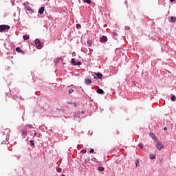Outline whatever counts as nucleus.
Listing matches in <instances>:
<instances>
[{"label": "nucleus", "instance_id": "obj_1", "mask_svg": "<svg viewBox=\"0 0 176 176\" xmlns=\"http://www.w3.org/2000/svg\"><path fill=\"white\" fill-rule=\"evenodd\" d=\"M156 142V148L158 151H161L162 149H164V144L162 143L159 140H155Z\"/></svg>", "mask_w": 176, "mask_h": 176}, {"label": "nucleus", "instance_id": "obj_2", "mask_svg": "<svg viewBox=\"0 0 176 176\" xmlns=\"http://www.w3.org/2000/svg\"><path fill=\"white\" fill-rule=\"evenodd\" d=\"M6 30H10V26L8 25H0V32H3Z\"/></svg>", "mask_w": 176, "mask_h": 176}, {"label": "nucleus", "instance_id": "obj_3", "mask_svg": "<svg viewBox=\"0 0 176 176\" xmlns=\"http://www.w3.org/2000/svg\"><path fill=\"white\" fill-rule=\"evenodd\" d=\"M35 45L37 49H42V43H41V41L39 40V38H36L35 40Z\"/></svg>", "mask_w": 176, "mask_h": 176}, {"label": "nucleus", "instance_id": "obj_4", "mask_svg": "<svg viewBox=\"0 0 176 176\" xmlns=\"http://www.w3.org/2000/svg\"><path fill=\"white\" fill-rule=\"evenodd\" d=\"M94 76H95V79H101L102 78V74L100 72L94 73Z\"/></svg>", "mask_w": 176, "mask_h": 176}, {"label": "nucleus", "instance_id": "obj_5", "mask_svg": "<svg viewBox=\"0 0 176 176\" xmlns=\"http://www.w3.org/2000/svg\"><path fill=\"white\" fill-rule=\"evenodd\" d=\"M107 41H108V38L106 36H103L100 38V42H101L102 43H104V42H107Z\"/></svg>", "mask_w": 176, "mask_h": 176}, {"label": "nucleus", "instance_id": "obj_6", "mask_svg": "<svg viewBox=\"0 0 176 176\" xmlns=\"http://www.w3.org/2000/svg\"><path fill=\"white\" fill-rule=\"evenodd\" d=\"M150 137H151V138H153V140H154V141H157V140H159L156 137V135H155V133H150Z\"/></svg>", "mask_w": 176, "mask_h": 176}, {"label": "nucleus", "instance_id": "obj_7", "mask_svg": "<svg viewBox=\"0 0 176 176\" xmlns=\"http://www.w3.org/2000/svg\"><path fill=\"white\" fill-rule=\"evenodd\" d=\"M16 52H17L18 53H21V54H25V52L24 51H23L21 50V48H20V47H16Z\"/></svg>", "mask_w": 176, "mask_h": 176}, {"label": "nucleus", "instance_id": "obj_8", "mask_svg": "<svg viewBox=\"0 0 176 176\" xmlns=\"http://www.w3.org/2000/svg\"><path fill=\"white\" fill-rule=\"evenodd\" d=\"M176 21V17L175 16H170L169 19V22L170 23H175Z\"/></svg>", "mask_w": 176, "mask_h": 176}, {"label": "nucleus", "instance_id": "obj_9", "mask_svg": "<svg viewBox=\"0 0 176 176\" xmlns=\"http://www.w3.org/2000/svg\"><path fill=\"white\" fill-rule=\"evenodd\" d=\"M96 92L98 94H105V92H104V90H102V89H98Z\"/></svg>", "mask_w": 176, "mask_h": 176}, {"label": "nucleus", "instance_id": "obj_10", "mask_svg": "<svg viewBox=\"0 0 176 176\" xmlns=\"http://www.w3.org/2000/svg\"><path fill=\"white\" fill-rule=\"evenodd\" d=\"M43 12H45V7H41L39 10H38V13L40 14H42L43 13Z\"/></svg>", "mask_w": 176, "mask_h": 176}, {"label": "nucleus", "instance_id": "obj_11", "mask_svg": "<svg viewBox=\"0 0 176 176\" xmlns=\"http://www.w3.org/2000/svg\"><path fill=\"white\" fill-rule=\"evenodd\" d=\"M91 83V80L86 79L85 80V85H90Z\"/></svg>", "mask_w": 176, "mask_h": 176}, {"label": "nucleus", "instance_id": "obj_12", "mask_svg": "<svg viewBox=\"0 0 176 176\" xmlns=\"http://www.w3.org/2000/svg\"><path fill=\"white\" fill-rule=\"evenodd\" d=\"M24 41H28L30 39V35H25L23 36Z\"/></svg>", "mask_w": 176, "mask_h": 176}, {"label": "nucleus", "instance_id": "obj_13", "mask_svg": "<svg viewBox=\"0 0 176 176\" xmlns=\"http://www.w3.org/2000/svg\"><path fill=\"white\" fill-rule=\"evenodd\" d=\"M149 157H150V159H155L156 158V155L150 154Z\"/></svg>", "mask_w": 176, "mask_h": 176}, {"label": "nucleus", "instance_id": "obj_14", "mask_svg": "<svg viewBox=\"0 0 176 176\" xmlns=\"http://www.w3.org/2000/svg\"><path fill=\"white\" fill-rule=\"evenodd\" d=\"M87 45H89V46H91V45H93V41L91 40H88L87 42Z\"/></svg>", "mask_w": 176, "mask_h": 176}, {"label": "nucleus", "instance_id": "obj_15", "mask_svg": "<svg viewBox=\"0 0 176 176\" xmlns=\"http://www.w3.org/2000/svg\"><path fill=\"white\" fill-rule=\"evenodd\" d=\"M21 134L22 135H27V129L22 131Z\"/></svg>", "mask_w": 176, "mask_h": 176}, {"label": "nucleus", "instance_id": "obj_16", "mask_svg": "<svg viewBox=\"0 0 176 176\" xmlns=\"http://www.w3.org/2000/svg\"><path fill=\"white\" fill-rule=\"evenodd\" d=\"M84 2H85L86 3H88L89 5H90V3H91V0H82Z\"/></svg>", "mask_w": 176, "mask_h": 176}, {"label": "nucleus", "instance_id": "obj_17", "mask_svg": "<svg viewBox=\"0 0 176 176\" xmlns=\"http://www.w3.org/2000/svg\"><path fill=\"white\" fill-rule=\"evenodd\" d=\"M72 64L73 65H76V61H75V59L74 58H72Z\"/></svg>", "mask_w": 176, "mask_h": 176}, {"label": "nucleus", "instance_id": "obj_18", "mask_svg": "<svg viewBox=\"0 0 176 176\" xmlns=\"http://www.w3.org/2000/svg\"><path fill=\"white\" fill-rule=\"evenodd\" d=\"M98 170L99 171H104V167H102V166H99V167L98 168Z\"/></svg>", "mask_w": 176, "mask_h": 176}, {"label": "nucleus", "instance_id": "obj_19", "mask_svg": "<svg viewBox=\"0 0 176 176\" xmlns=\"http://www.w3.org/2000/svg\"><path fill=\"white\" fill-rule=\"evenodd\" d=\"M175 98H176L175 96L173 95L171 96L170 100H171V101H175Z\"/></svg>", "mask_w": 176, "mask_h": 176}, {"label": "nucleus", "instance_id": "obj_20", "mask_svg": "<svg viewBox=\"0 0 176 176\" xmlns=\"http://www.w3.org/2000/svg\"><path fill=\"white\" fill-rule=\"evenodd\" d=\"M30 145L32 146H34L35 145V143H34V140H30Z\"/></svg>", "mask_w": 176, "mask_h": 176}, {"label": "nucleus", "instance_id": "obj_21", "mask_svg": "<svg viewBox=\"0 0 176 176\" xmlns=\"http://www.w3.org/2000/svg\"><path fill=\"white\" fill-rule=\"evenodd\" d=\"M81 27H82V26L80 25V24H77V25H76V28H77V30L80 29Z\"/></svg>", "mask_w": 176, "mask_h": 176}, {"label": "nucleus", "instance_id": "obj_22", "mask_svg": "<svg viewBox=\"0 0 176 176\" xmlns=\"http://www.w3.org/2000/svg\"><path fill=\"white\" fill-rule=\"evenodd\" d=\"M56 171L58 173H61V168H56Z\"/></svg>", "mask_w": 176, "mask_h": 176}, {"label": "nucleus", "instance_id": "obj_23", "mask_svg": "<svg viewBox=\"0 0 176 176\" xmlns=\"http://www.w3.org/2000/svg\"><path fill=\"white\" fill-rule=\"evenodd\" d=\"M68 91H69V94H71V93H72L74 91V89H69Z\"/></svg>", "mask_w": 176, "mask_h": 176}, {"label": "nucleus", "instance_id": "obj_24", "mask_svg": "<svg viewBox=\"0 0 176 176\" xmlns=\"http://www.w3.org/2000/svg\"><path fill=\"white\" fill-rule=\"evenodd\" d=\"M76 65H82V62L78 61V63H76Z\"/></svg>", "mask_w": 176, "mask_h": 176}, {"label": "nucleus", "instance_id": "obj_25", "mask_svg": "<svg viewBox=\"0 0 176 176\" xmlns=\"http://www.w3.org/2000/svg\"><path fill=\"white\" fill-rule=\"evenodd\" d=\"M81 153H86V149L81 150Z\"/></svg>", "mask_w": 176, "mask_h": 176}, {"label": "nucleus", "instance_id": "obj_26", "mask_svg": "<svg viewBox=\"0 0 176 176\" xmlns=\"http://www.w3.org/2000/svg\"><path fill=\"white\" fill-rule=\"evenodd\" d=\"M135 164L136 166H140V161L137 160Z\"/></svg>", "mask_w": 176, "mask_h": 176}, {"label": "nucleus", "instance_id": "obj_27", "mask_svg": "<svg viewBox=\"0 0 176 176\" xmlns=\"http://www.w3.org/2000/svg\"><path fill=\"white\" fill-rule=\"evenodd\" d=\"M113 36H118V33H116V32H113Z\"/></svg>", "mask_w": 176, "mask_h": 176}, {"label": "nucleus", "instance_id": "obj_28", "mask_svg": "<svg viewBox=\"0 0 176 176\" xmlns=\"http://www.w3.org/2000/svg\"><path fill=\"white\" fill-rule=\"evenodd\" d=\"M139 148H141L142 149V148H144V145L140 144H139Z\"/></svg>", "mask_w": 176, "mask_h": 176}, {"label": "nucleus", "instance_id": "obj_29", "mask_svg": "<svg viewBox=\"0 0 176 176\" xmlns=\"http://www.w3.org/2000/svg\"><path fill=\"white\" fill-rule=\"evenodd\" d=\"M89 152L90 153H94V149L91 148Z\"/></svg>", "mask_w": 176, "mask_h": 176}, {"label": "nucleus", "instance_id": "obj_30", "mask_svg": "<svg viewBox=\"0 0 176 176\" xmlns=\"http://www.w3.org/2000/svg\"><path fill=\"white\" fill-rule=\"evenodd\" d=\"M28 127H29V129H32L33 128L32 124H29Z\"/></svg>", "mask_w": 176, "mask_h": 176}, {"label": "nucleus", "instance_id": "obj_31", "mask_svg": "<svg viewBox=\"0 0 176 176\" xmlns=\"http://www.w3.org/2000/svg\"><path fill=\"white\" fill-rule=\"evenodd\" d=\"M73 105L76 108L78 107V104L76 103H73Z\"/></svg>", "mask_w": 176, "mask_h": 176}, {"label": "nucleus", "instance_id": "obj_32", "mask_svg": "<svg viewBox=\"0 0 176 176\" xmlns=\"http://www.w3.org/2000/svg\"><path fill=\"white\" fill-rule=\"evenodd\" d=\"M164 130L165 131H167V127H164Z\"/></svg>", "mask_w": 176, "mask_h": 176}, {"label": "nucleus", "instance_id": "obj_33", "mask_svg": "<svg viewBox=\"0 0 176 176\" xmlns=\"http://www.w3.org/2000/svg\"><path fill=\"white\" fill-rule=\"evenodd\" d=\"M170 2H174V1H175V0H170Z\"/></svg>", "mask_w": 176, "mask_h": 176}]
</instances>
